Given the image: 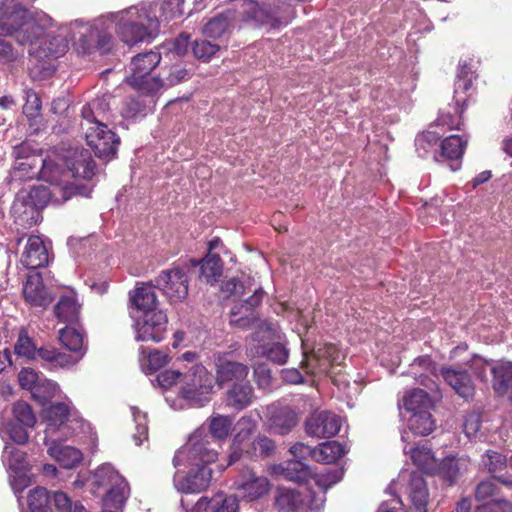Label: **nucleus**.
Instances as JSON below:
<instances>
[{
	"label": "nucleus",
	"instance_id": "f257e3e1",
	"mask_svg": "<svg viewBox=\"0 0 512 512\" xmlns=\"http://www.w3.org/2000/svg\"><path fill=\"white\" fill-rule=\"evenodd\" d=\"M160 28L153 7L146 4L130 6L126 9L103 14L92 21L75 20L60 26L59 29L73 31L85 29L87 32H107L116 30L120 32H157Z\"/></svg>",
	"mask_w": 512,
	"mask_h": 512
},
{
	"label": "nucleus",
	"instance_id": "f03ea898",
	"mask_svg": "<svg viewBox=\"0 0 512 512\" xmlns=\"http://www.w3.org/2000/svg\"><path fill=\"white\" fill-rule=\"evenodd\" d=\"M161 59V53L154 50L137 54L131 59L125 83L141 95H156L160 81L151 72L159 66Z\"/></svg>",
	"mask_w": 512,
	"mask_h": 512
},
{
	"label": "nucleus",
	"instance_id": "7ed1b4c3",
	"mask_svg": "<svg viewBox=\"0 0 512 512\" xmlns=\"http://www.w3.org/2000/svg\"><path fill=\"white\" fill-rule=\"evenodd\" d=\"M38 178L60 187L63 201L70 199L73 195L80 194V187L70 182L72 178L66 166L63 150H54L46 155L38 171Z\"/></svg>",
	"mask_w": 512,
	"mask_h": 512
},
{
	"label": "nucleus",
	"instance_id": "20e7f679",
	"mask_svg": "<svg viewBox=\"0 0 512 512\" xmlns=\"http://www.w3.org/2000/svg\"><path fill=\"white\" fill-rule=\"evenodd\" d=\"M214 377L202 364L192 366L184 373L179 395L195 406H204L210 400Z\"/></svg>",
	"mask_w": 512,
	"mask_h": 512
},
{
	"label": "nucleus",
	"instance_id": "39448f33",
	"mask_svg": "<svg viewBox=\"0 0 512 512\" xmlns=\"http://www.w3.org/2000/svg\"><path fill=\"white\" fill-rule=\"evenodd\" d=\"M236 348L229 351H219L213 355L215 384L224 388L230 384L248 379L249 367L237 360Z\"/></svg>",
	"mask_w": 512,
	"mask_h": 512
},
{
	"label": "nucleus",
	"instance_id": "423d86ee",
	"mask_svg": "<svg viewBox=\"0 0 512 512\" xmlns=\"http://www.w3.org/2000/svg\"><path fill=\"white\" fill-rule=\"evenodd\" d=\"M96 484L99 487L109 486L105 494L106 505L120 508L124 505L129 494L128 482L113 468L102 466L95 473Z\"/></svg>",
	"mask_w": 512,
	"mask_h": 512
},
{
	"label": "nucleus",
	"instance_id": "0eeeda50",
	"mask_svg": "<svg viewBox=\"0 0 512 512\" xmlns=\"http://www.w3.org/2000/svg\"><path fill=\"white\" fill-rule=\"evenodd\" d=\"M233 486L238 493V497L248 502L262 498L268 494L271 488L270 481L267 477L257 475L248 467L239 470Z\"/></svg>",
	"mask_w": 512,
	"mask_h": 512
},
{
	"label": "nucleus",
	"instance_id": "6e6552de",
	"mask_svg": "<svg viewBox=\"0 0 512 512\" xmlns=\"http://www.w3.org/2000/svg\"><path fill=\"white\" fill-rule=\"evenodd\" d=\"M188 277L182 268L163 270L155 278V287L168 298L170 303L183 301L188 295Z\"/></svg>",
	"mask_w": 512,
	"mask_h": 512
},
{
	"label": "nucleus",
	"instance_id": "1a4fd4ad",
	"mask_svg": "<svg viewBox=\"0 0 512 512\" xmlns=\"http://www.w3.org/2000/svg\"><path fill=\"white\" fill-rule=\"evenodd\" d=\"M180 455H185L188 464L191 467L207 466L217 459L218 452L211 446L208 436L202 433H194L187 444L178 455L174 457L176 462ZM177 463H175V466Z\"/></svg>",
	"mask_w": 512,
	"mask_h": 512
},
{
	"label": "nucleus",
	"instance_id": "9d476101",
	"mask_svg": "<svg viewBox=\"0 0 512 512\" xmlns=\"http://www.w3.org/2000/svg\"><path fill=\"white\" fill-rule=\"evenodd\" d=\"M85 138L87 144L98 158L110 160L115 157L120 144V138L112 130L108 129L107 124L88 127Z\"/></svg>",
	"mask_w": 512,
	"mask_h": 512
},
{
	"label": "nucleus",
	"instance_id": "9b49d317",
	"mask_svg": "<svg viewBox=\"0 0 512 512\" xmlns=\"http://www.w3.org/2000/svg\"><path fill=\"white\" fill-rule=\"evenodd\" d=\"M30 40L29 55L38 61L59 58L68 49V41L63 34H34Z\"/></svg>",
	"mask_w": 512,
	"mask_h": 512
},
{
	"label": "nucleus",
	"instance_id": "f8f14e48",
	"mask_svg": "<svg viewBox=\"0 0 512 512\" xmlns=\"http://www.w3.org/2000/svg\"><path fill=\"white\" fill-rule=\"evenodd\" d=\"M340 428V417L331 411H315L305 421V432L310 437L331 438Z\"/></svg>",
	"mask_w": 512,
	"mask_h": 512
},
{
	"label": "nucleus",
	"instance_id": "ddd939ff",
	"mask_svg": "<svg viewBox=\"0 0 512 512\" xmlns=\"http://www.w3.org/2000/svg\"><path fill=\"white\" fill-rule=\"evenodd\" d=\"M282 474L286 480L296 483H309L313 480L324 492L336 481L330 479V475H319L313 473L311 468L302 460L292 459L285 463L282 468Z\"/></svg>",
	"mask_w": 512,
	"mask_h": 512
},
{
	"label": "nucleus",
	"instance_id": "4468645a",
	"mask_svg": "<svg viewBox=\"0 0 512 512\" xmlns=\"http://www.w3.org/2000/svg\"><path fill=\"white\" fill-rule=\"evenodd\" d=\"M273 507L277 512H308L311 498L307 493L287 487H277Z\"/></svg>",
	"mask_w": 512,
	"mask_h": 512
},
{
	"label": "nucleus",
	"instance_id": "2eb2a0df",
	"mask_svg": "<svg viewBox=\"0 0 512 512\" xmlns=\"http://www.w3.org/2000/svg\"><path fill=\"white\" fill-rule=\"evenodd\" d=\"M63 152L71 178H82L84 180L93 178L96 165L89 150L75 147L63 150Z\"/></svg>",
	"mask_w": 512,
	"mask_h": 512
},
{
	"label": "nucleus",
	"instance_id": "dca6fc26",
	"mask_svg": "<svg viewBox=\"0 0 512 512\" xmlns=\"http://www.w3.org/2000/svg\"><path fill=\"white\" fill-rule=\"evenodd\" d=\"M267 424L278 435L289 434L298 424V414L289 406L273 403L267 407Z\"/></svg>",
	"mask_w": 512,
	"mask_h": 512
},
{
	"label": "nucleus",
	"instance_id": "f3484780",
	"mask_svg": "<svg viewBox=\"0 0 512 512\" xmlns=\"http://www.w3.org/2000/svg\"><path fill=\"white\" fill-rule=\"evenodd\" d=\"M28 20V10L19 0L0 1V29L3 32H19Z\"/></svg>",
	"mask_w": 512,
	"mask_h": 512
},
{
	"label": "nucleus",
	"instance_id": "a211bd4d",
	"mask_svg": "<svg viewBox=\"0 0 512 512\" xmlns=\"http://www.w3.org/2000/svg\"><path fill=\"white\" fill-rule=\"evenodd\" d=\"M168 318L163 311H156L144 315L143 322L137 324V341L160 342L164 339L167 330Z\"/></svg>",
	"mask_w": 512,
	"mask_h": 512
},
{
	"label": "nucleus",
	"instance_id": "6ab92c4d",
	"mask_svg": "<svg viewBox=\"0 0 512 512\" xmlns=\"http://www.w3.org/2000/svg\"><path fill=\"white\" fill-rule=\"evenodd\" d=\"M344 359V354L335 344L326 343L318 347L309 359V363L312 365L311 373L329 374L332 368L340 366Z\"/></svg>",
	"mask_w": 512,
	"mask_h": 512
},
{
	"label": "nucleus",
	"instance_id": "aec40b11",
	"mask_svg": "<svg viewBox=\"0 0 512 512\" xmlns=\"http://www.w3.org/2000/svg\"><path fill=\"white\" fill-rule=\"evenodd\" d=\"M23 297L32 307L46 308L53 301V296L39 272H33L27 276L23 285Z\"/></svg>",
	"mask_w": 512,
	"mask_h": 512
},
{
	"label": "nucleus",
	"instance_id": "412c9836",
	"mask_svg": "<svg viewBox=\"0 0 512 512\" xmlns=\"http://www.w3.org/2000/svg\"><path fill=\"white\" fill-rule=\"evenodd\" d=\"M440 375L460 397L468 400L472 399L475 395V385L466 370L451 366H442L440 368Z\"/></svg>",
	"mask_w": 512,
	"mask_h": 512
},
{
	"label": "nucleus",
	"instance_id": "4be33fe9",
	"mask_svg": "<svg viewBox=\"0 0 512 512\" xmlns=\"http://www.w3.org/2000/svg\"><path fill=\"white\" fill-rule=\"evenodd\" d=\"M224 394L226 406L235 411H242L252 404L254 398V389L248 379L233 383L227 386Z\"/></svg>",
	"mask_w": 512,
	"mask_h": 512
},
{
	"label": "nucleus",
	"instance_id": "5701e85b",
	"mask_svg": "<svg viewBox=\"0 0 512 512\" xmlns=\"http://www.w3.org/2000/svg\"><path fill=\"white\" fill-rule=\"evenodd\" d=\"M49 262V255L41 237L30 236L21 255V263L28 269L44 267Z\"/></svg>",
	"mask_w": 512,
	"mask_h": 512
},
{
	"label": "nucleus",
	"instance_id": "b1692460",
	"mask_svg": "<svg viewBox=\"0 0 512 512\" xmlns=\"http://www.w3.org/2000/svg\"><path fill=\"white\" fill-rule=\"evenodd\" d=\"M238 432L233 438L231 453L228 456V466L235 464L242 458L243 446L247 444V440L256 430L257 424L250 416H243L239 419Z\"/></svg>",
	"mask_w": 512,
	"mask_h": 512
},
{
	"label": "nucleus",
	"instance_id": "393cba45",
	"mask_svg": "<svg viewBox=\"0 0 512 512\" xmlns=\"http://www.w3.org/2000/svg\"><path fill=\"white\" fill-rule=\"evenodd\" d=\"M212 479V470L207 466L192 467L181 481L180 489L184 493H200L206 490Z\"/></svg>",
	"mask_w": 512,
	"mask_h": 512
},
{
	"label": "nucleus",
	"instance_id": "a878e982",
	"mask_svg": "<svg viewBox=\"0 0 512 512\" xmlns=\"http://www.w3.org/2000/svg\"><path fill=\"white\" fill-rule=\"evenodd\" d=\"M193 73L186 67V64L179 61L171 65L161 67L160 74L156 76L160 81L158 92L163 88H170L184 81L189 80Z\"/></svg>",
	"mask_w": 512,
	"mask_h": 512
},
{
	"label": "nucleus",
	"instance_id": "bb28decb",
	"mask_svg": "<svg viewBox=\"0 0 512 512\" xmlns=\"http://www.w3.org/2000/svg\"><path fill=\"white\" fill-rule=\"evenodd\" d=\"M73 410L71 402H55L43 409L42 417L47 430L56 431L70 418Z\"/></svg>",
	"mask_w": 512,
	"mask_h": 512
},
{
	"label": "nucleus",
	"instance_id": "cd10ccee",
	"mask_svg": "<svg viewBox=\"0 0 512 512\" xmlns=\"http://www.w3.org/2000/svg\"><path fill=\"white\" fill-rule=\"evenodd\" d=\"M408 498L417 512H427L429 492L427 483L419 473H412L407 487Z\"/></svg>",
	"mask_w": 512,
	"mask_h": 512
},
{
	"label": "nucleus",
	"instance_id": "c85d7f7f",
	"mask_svg": "<svg viewBox=\"0 0 512 512\" xmlns=\"http://www.w3.org/2000/svg\"><path fill=\"white\" fill-rule=\"evenodd\" d=\"M38 359L48 363L50 367L54 369L69 368L79 362V357H73L72 354L59 351L58 349L51 346H43L37 348L35 360Z\"/></svg>",
	"mask_w": 512,
	"mask_h": 512
},
{
	"label": "nucleus",
	"instance_id": "c756f323",
	"mask_svg": "<svg viewBox=\"0 0 512 512\" xmlns=\"http://www.w3.org/2000/svg\"><path fill=\"white\" fill-rule=\"evenodd\" d=\"M275 451V441L266 435L259 434L243 446L242 457L245 456L252 460L265 459L273 456Z\"/></svg>",
	"mask_w": 512,
	"mask_h": 512
},
{
	"label": "nucleus",
	"instance_id": "7c9ffc66",
	"mask_svg": "<svg viewBox=\"0 0 512 512\" xmlns=\"http://www.w3.org/2000/svg\"><path fill=\"white\" fill-rule=\"evenodd\" d=\"M54 315L59 322L75 325L79 322L80 305L73 295H63L54 306Z\"/></svg>",
	"mask_w": 512,
	"mask_h": 512
},
{
	"label": "nucleus",
	"instance_id": "2f4dec72",
	"mask_svg": "<svg viewBox=\"0 0 512 512\" xmlns=\"http://www.w3.org/2000/svg\"><path fill=\"white\" fill-rule=\"evenodd\" d=\"M58 339L65 348L74 353L73 357H79L80 360L84 356L86 352L84 334L73 327V325H67L60 329Z\"/></svg>",
	"mask_w": 512,
	"mask_h": 512
},
{
	"label": "nucleus",
	"instance_id": "473e14b6",
	"mask_svg": "<svg viewBox=\"0 0 512 512\" xmlns=\"http://www.w3.org/2000/svg\"><path fill=\"white\" fill-rule=\"evenodd\" d=\"M131 304L145 314L156 312L157 296L154 286L151 284H143L136 287L134 293L130 297Z\"/></svg>",
	"mask_w": 512,
	"mask_h": 512
},
{
	"label": "nucleus",
	"instance_id": "72a5a7b5",
	"mask_svg": "<svg viewBox=\"0 0 512 512\" xmlns=\"http://www.w3.org/2000/svg\"><path fill=\"white\" fill-rule=\"evenodd\" d=\"M467 107H459L455 102L449 104L447 108L441 109L437 119L436 127H444L447 130H461L463 126V114Z\"/></svg>",
	"mask_w": 512,
	"mask_h": 512
},
{
	"label": "nucleus",
	"instance_id": "f704fd0d",
	"mask_svg": "<svg viewBox=\"0 0 512 512\" xmlns=\"http://www.w3.org/2000/svg\"><path fill=\"white\" fill-rule=\"evenodd\" d=\"M403 407L413 415L424 410L430 411L433 408V401L425 390L415 388L403 397Z\"/></svg>",
	"mask_w": 512,
	"mask_h": 512
},
{
	"label": "nucleus",
	"instance_id": "c9c22d12",
	"mask_svg": "<svg viewBox=\"0 0 512 512\" xmlns=\"http://www.w3.org/2000/svg\"><path fill=\"white\" fill-rule=\"evenodd\" d=\"M493 375V389L496 394L505 395L512 384V362L500 361L490 368Z\"/></svg>",
	"mask_w": 512,
	"mask_h": 512
},
{
	"label": "nucleus",
	"instance_id": "e433bc0d",
	"mask_svg": "<svg viewBox=\"0 0 512 512\" xmlns=\"http://www.w3.org/2000/svg\"><path fill=\"white\" fill-rule=\"evenodd\" d=\"M223 272V262L221 257L215 253H208L200 261V278L209 284H214L219 280Z\"/></svg>",
	"mask_w": 512,
	"mask_h": 512
},
{
	"label": "nucleus",
	"instance_id": "4c0bfd02",
	"mask_svg": "<svg viewBox=\"0 0 512 512\" xmlns=\"http://www.w3.org/2000/svg\"><path fill=\"white\" fill-rule=\"evenodd\" d=\"M482 464L488 469L489 473L495 475L506 468L507 458L500 452L487 450L482 456ZM494 478L503 485L512 488V480L500 476H494Z\"/></svg>",
	"mask_w": 512,
	"mask_h": 512
},
{
	"label": "nucleus",
	"instance_id": "58836bf2",
	"mask_svg": "<svg viewBox=\"0 0 512 512\" xmlns=\"http://www.w3.org/2000/svg\"><path fill=\"white\" fill-rule=\"evenodd\" d=\"M344 455V448L338 441H326L313 449V459L317 462L331 464Z\"/></svg>",
	"mask_w": 512,
	"mask_h": 512
},
{
	"label": "nucleus",
	"instance_id": "ea45409f",
	"mask_svg": "<svg viewBox=\"0 0 512 512\" xmlns=\"http://www.w3.org/2000/svg\"><path fill=\"white\" fill-rule=\"evenodd\" d=\"M49 451L59 465L65 469L76 467L83 459L82 452L71 446H55L51 447Z\"/></svg>",
	"mask_w": 512,
	"mask_h": 512
},
{
	"label": "nucleus",
	"instance_id": "a19ab883",
	"mask_svg": "<svg viewBox=\"0 0 512 512\" xmlns=\"http://www.w3.org/2000/svg\"><path fill=\"white\" fill-rule=\"evenodd\" d=\"M467 146V140L458 135L446 137L440 143V155L448 160L461 159Z\"/></svg>",
	"mask_w": 512,
	"mask_h": 512
},
{
	"label": "nucleus",
	"instance_id": "79ce46f5",
	"mask_svg": "<svg viewBox=\"0 0 512 512\" xmlns=\"http://www.w3.org/2000/svg\"><path fill=\"white\" fill-rule=\"evenodd\" d=\"M14 353L28 360L34 361L37 353V346L34 339L29 336L28 330L22 327L18 332V337L14 345Z\"/></svg>",
	"mask_w": 512,
	"mask_h": 512
},
{
	"label": "nucleus",
	"instance_id": "37998d69",
	"mask_svg": "<svg viewBox=\"0 0 512 512\" xmlns=\"http://www.w3.org/2000/svg\"><path fill=\"white\" fill-rule=\"evenodd\" d=\"M409 429L416 435L426 436L430 434L435 423L430 411L418 412L410 416L408 420Z\"/></svg>",
	"mask_w": 512,
	"mask_h": 512
},
{
	"label": "nucleus",
	"instance_id": "c03bdc74",
	"mask_svg": "<svg viewBox=\"0 0 512 512\" xmlns=\"http://www.w3.org/2000/svg\"><path fill=\"white\" fill-rule=\"evenodd\" d=\"M474 79L456 78L454 82L453 102L459 107H468L472 101L475 88L473 87Z\"/></svg>",
	"mask_w": 512,
	"mask_h": 512
},
{
	"label": "nucleus",
	"instance_id": "a18cd8bd",
	"mask_svg": "<svg viewBox=\"0 0 512 512\" xmlns=\"http://www.w3.org/2000/svg\"><path fill=\"white\" fill-rule=\"evenodd\" d=\"M232 424L233 419L231 417L217 415L210 419L209 432L213 438L224 440L228 437Z\"/></svg>",
	"mask_w": 512,
	"mask_h": 512
},
{
	"label": "nucleus",
	"instance_id": "49530a36",
	"mask_svg": "<svg viewBox=\"0 0 512 512\" xmlns=\"http://www.w3.org/2000/svg\"><path fill=\"white\" fill-rule=\"evenodd\" d=\"M25 103L23 105V114L29 121L35 120L41 116L42 102L40 96L31 88L25 89Z\"/></svg>",
	"mask_w": 512,
	"mask_h": 512
},
{
	"label": "nucleus",
	"instance_id": "de8ad7c7",
	"mask_svg": "<svg viewBox=\"0 0 512 512\" xmlns=\"http://www.w3.org/2000/svg\"><path fill=\"white\" fill-rule=\"evenodd\" d=\"M413 463L421 470H430L435 464L434 455L430 447L426 445L416 446L411 449Z\"/></svg>",
	"mask_w": 512,
	"mask_h": 512
},
{
	"label": "nucleus",
	"instance_id": "09e8293b",
	"mask_svg": "<svg viewBox=\"0 0 512 512\" xmlns=\"http://www.w3.org/2000/svg\"><path fill=\"white\" fill-rule=\"evenodd\" d=\"M13 416L17 423L28 428H32L36 424V416L32 407L25 401H17L13 405Z\"/></svg>",
	"mask_w": 512,
	"mask_h": 512
},
{
	"label": "nucleus",
	"instance_id": "8fccbe9b",
	"mask_svg": "<svg viewBox=\"0 0 512 512\" xmlns=\"http://www.w3.org/2000/svg\"><path fill=\"white\" fill-rule=\"evenodd\" d=\"M28 507L31 512H44L50 503L49 494L46 488L36 487L28 494Z\"/></svg>",
	"mask_w": 512,
	"mask_h": 512
},
{
	"label": "nucleus",
	"instance_id": "3c124183",
	"mask_svg": "<svg viewBox=\"0 0 512 512\" xmlns=\"http://www.w3.org/2000/svg\"><path fill=\"white\" fill-rule=\"evenodd\" d=\"M122 115L124 118L132 119L139 115H146V103L141 97L129 96L123 102Z\"/></svg>",
	"mask_w": 512,
	"mask_h": 512
},
{
	"label": "nucleus",
	"instance_id": "603ef678",
	"mask_svg": "<svg viewBox=\"0 0 512 512\" xmlns=\"http://www.w3.org/2000/svg\"><path fill=\"white\" fill-rule=\"evenodd\" d=\"M220 49L218 44L207 40H195L193 45L194 56L202 61H209Z\"/></svg>",
	"mask_w": 512,
	"mask_h": 512
},
{
	"label": "nucleus",
	"instance_id": "864d4df0",
	"mask_svg": "<svg viewBox=\"0 0 512 512\" xmlns=\"http://www.w3.org/2000/svg\"><path fill=\"white\" fill-rule=\"evenodd\" d=\"M466 365L472 370L473 374L482 382H487V370L492 366L490 362L480 355L474 354Z\"/></svg>",
	"mask_w": 512,
	"mask_h": 512
},
{
	"label": "nucleus",
	"instance_id": "5fc2aeb1",
	"mask_svg": "<svg viewBox=\"0 0 512 512\" xmlns=\"http://www.w3.org/2000/svg\"><path fill=\"white\" fill-rule=\"evenodd\" d=\"M254 379L260 389H270L272 385L271 370L266 363H259L254 367Z\"/></svg>",
	"mask_w": 512,
	"mask_h": 512
},
{
	"label": "nucleus",
	"instance_id": "6e6d98bb",
	"mask_svg": "<svg viewBox=\"0 0 512 512\" xmlns=\"http://www.w3.org/2000/svg\"><path fill=\"white\" fill-rule=\"evenodd\" d=\"M474 512H512V503L506 499H492L475 508Z\"/></svg>",
	"mask_w": 512,
	"mask_h": 512
},
{
	"label": "nucleus",
	"instance_id": "4d7b16f0",
	"mask_svg": "<svg viewBox=\"0 0 512 512\" xmlns=\"http://www.w3.org/2000/svg\"><path fill=\"white\" fill-rule=\"evenodd\" d=\"M184 373L177 370H164L156 376L157 384L164 390H167L177 383L182 384Z\"/></svg>",
	"mask_w": 512,
	"mask_h": 512
},
{
	"label": "nucleus",
	"instance_id": "13d9d810",
	"mask_svg": "<svg viewBox=\"0 0 512 512\" xmlns=\"http://www.w3.org/2000/svg\"><path fill=\"white\" fill-rule=\"evenodd\" d=\"M241 309V307L238 309L237 306L232 308L230 323L235 327L246 329L257 320V317L255 312L250 309V311H246L247 313L245 315L237 318L236 316L241 313Z\"/></svg>",
	"mask_w": 512,
	"mask_h": 512
},
{
	"label": "nucleus",
	"instance_id": "bf43d9fd",
	"mask_svg": "<svg viewBox=\"0 0 512 512\" xmlns=\"http://www.w3.org/2000/svg\"><path fill=\"white\" fill-rule=\"evenodd\" d=\"M231 13H223L212 18L204 27L203 32H225L230 28Z\"/></svg>",
	"mask_w": 512,
	"mask_h": 512
},
{
	"label": "nucleus",
	"instance_id": "052dcab7",
	"mask_svg": "<svg viewBox=\"0 0 512 512\" xmlns=\"http://www.w3.org/2000/svg\"><path fill=\"white\" fill-rule=\"evenodd\" d=\"M439 140L440 135L436 131L429 129L416 137L415 145L418 151L423 150L427 153L430 148L438 144Z\"/></svg>",
	"mask_w": 512,
	"mask_h": 512
},
{
	"label": "nucleus",
	"instance_id": "680f3d73",
	"mask_svg": "<svg viewBox=\"0 0 512 512\" xmlns=\"http://www.w3.org/2000/svg\"><path fill=\"white\" fill-rule=\"evenodd\" d=\"M51 191L45 186L33 187L29 199L36 208H43L51 201Z\"/></svg>",
	"mask_w": 512,
	"mask_h": 512
},
{
	"label": "nucleus",
	"instance_id": "e2e57ef3",
	"mask_svg": "<svg viewBox=\"0 0 512 512\" xmlns=\"http://www.w3.org/2000/svg\"><path fill=\"white\" fill-rule=\"evenodd\" d=\"M498 494L499 488L491 479L481 481L475 488V499L477 501H486L488 498Z\"/></svg>",
	"mask_w": 512,
	"mask_h": 512
},
{
	"label": "nucleus",
	"instance_id": "0e129e2a",
	"mask_svg": "<svg viewBox=\"0 0 512 512\" xmlns=\"http://www.w3.org/2000/svg\"><path fill=\"white\" fill-rule=\"evenodd\" d=\"M169 362V356L159 350H152L147 355L146 373H153L163 368Z\"/></svg>",
	"mask_w": 512,
	"mask_h": 512
},
{
	"label": "nucleus",
	"instance_id": "69168bd1",
	"mask_svg": "<svg viewBox=\"0 0 512 512\" xmlns=\"http://www.w3.org/2000/svg\"><path fill=\"white\" fill-rule=\"evenodd\" d=\"M482 424V418L480 413L471 412L464 417L463 431L468 438H472L477 435Z\"/></svg>",
	"mask_w": 512,
	"mask_h": 512
},
{
	"label": "nucleus",
	"instance_id": "338daca9",
	"mask_svg": "<svg viewBox=\"0 0 512 512\" xmlns=\"http://www.w3.org/2000/svg\"><path fill=\"white\" fill-rule=\"evenodd\" d=\"M12 156L15 158V161H21L37 158L38 154L37 150L34 148V145L31 142L23 141L13 148Z\"/></svg>",
	"mask_w": 512,
	"mask_h": 512
},
{
	"label": "nucleus",
	"instance_id": "774afa93",
	"mask_svg": "<svg viewBox=\"0 0 512 512\" xmlns=\"http://www.w3.org/2000/svg\"><path fill=\"white\" fill-rule=\"evenodd\" d=\"M184 0H163L161 11L166 20L183 14Z\"/></svg>",
	"mask_w": 512,
	"mask_h": 512
}]
</instances>
